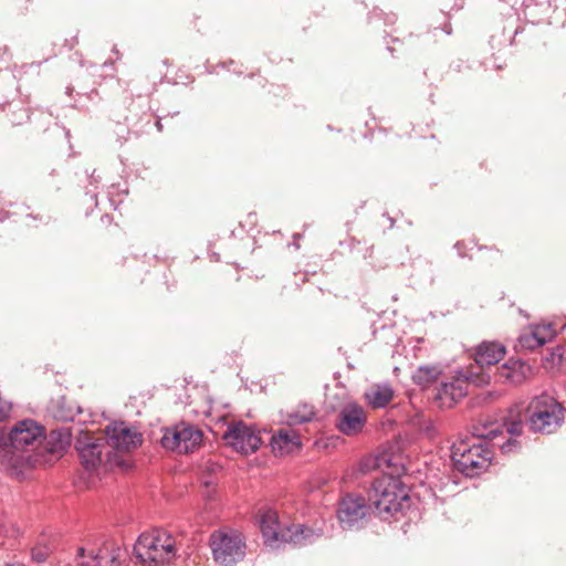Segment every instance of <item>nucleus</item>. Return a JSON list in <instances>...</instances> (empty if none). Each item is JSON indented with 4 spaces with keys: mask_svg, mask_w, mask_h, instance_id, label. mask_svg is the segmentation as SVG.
Segmentation results:
<instances>
[{
    "mask_svg": "<svg viewBox=\"0 0 566 566\" xmlns=\"http://www.w3.org/2000/svg\"><path fill=\"white\" fill-rule=\"evenodd\" d=\"M406 472L403 464L395 468L384 476L377 479L369 493V500L373 502L378 515L386 518L387 515H394L403 511L410 505V496L405 484L398 476Z\"/></svg>",
    "mask_w": 566,
    "mask_h": 566,
    "instance_id": "f257e3e1",
    "label": "nucleus"
},
{
    "mask_svg": "<svg viewBox=\"0 0 566 566\" xmlns=\"http://www.w3.org/2000/svg\"><path fill=\"white\" fill-rule=\"evenodd\" d=\"M43 438V428L33 420H23L15 424L10 432L13 449L11 458L13 467L34 468L46 459H42L39 446Z\"/></svg>",
    "mask_w": 566,
    "mask_h": 566,
    "instance_id": "f03ea898",
    "label": "nucleus"
},
{
    "mask_svg": "<svg viewBox=\"0 0 566 566\" xmlns=\"http://www.w3.org/2000/svg\"><path fill=\"white\" fill-rule=\"evenodd\" d=\"M76 449L82 464L88 471L98 469L107 471L123 464V460L111 450L104 436L92 437L85 434L77 440Z\"/></svg>",
    "mask_w": 566,
    "mask_h": 566,
    "instance_id": "7ed1b4c3",
    "label": "nucleus"
},
{
    "mask_svg": "<svg viewBox=\"0 0 566 566\" xmlns=\"http://www.w3.org/2000/svg\"><path fill=\"white\" fill-rule=\"evenodd\" d=\"M526 412L530 429L534 432L552 433L560 427L565 417L563 406L547 395L532 399Z\"/></svg>",
    "mask_w": 566,
    "mask_h": 566,
    "instance_id": "20e7f679",
    "label": "nucleus"
},
{
    "mask_svg": "<svg viewBox=\"0 0 566 566\" xmlns=\"http://www.w3.org/2000/svg\"><path fill=\"white\" fill-rule=\"evenodd\" d=\"M175 552V541L164 530L143 533L134 546V553L143 564L169 562Z\"/></svg>",
    "mask_w": 566,
    "mask_h": 566,
    "instance_id": "39448f33",
    "label": "nucleus"
},
{
    "mask_svg": "<svg viewBox=\"0 0 566 566\" xmlns=\"http://www.w3.org/2000/svg\"><path fill=\"white\" fill-rule=\"evenodd\" d=\"M209 544L213 559L223 566L235 564L245 555L244 537L233 528L214 531L210 535Z\"/></svg>",
    "mask_w": 566,
    "mask_h": 566,
    "instance_id": "423d86ee",
    "label": "nucleus"
},
{
    "mask_svg": "<svg viewBox=\"0 0 566 566\" xmlns=\"http://www.w3.org/2000/svg\"><path fill=\"white\" fill-rule=\"evenodd\" d=\"M260 527L265 544L270 546H274L279 542L302 544L305 539L314 535V532L311 528L304 527L301 524L281 530L277 513L273 510H268L262 514Z\"/></svg>",
    "mask_w": 566,
    "mask_h": 566,
    "instance_id": "0eeeda50",
    "label": "nucleus"
},
{
    "mask_svg": "<svg viewBox=\"0 0 566 566\" xmlns=\"http://www.w3.org/2000/svg\"><path fill=\"white\" fill-rule=\"evenodd\" d=\"M451 458L458 471L472 476L488 468L491 452L482 444L470 446L467 441H459L452 446Z\"/></svg>",
    "mask_w": 566,
    "mask_h": 566,
    "instance_id": "6e6552de",
    "label": "nucleus"
},
{
    "mask_svg": "<svg viewBox=\"0 0 566 566\" xmlns=\"http://www.w3.org/2000/svg\"><path fill=\"white\" fill-rule=\"evenodd\" d=\"M202 442V432L189 424L181 422L172 428H167L161 437V446L165 449L188 453L195 451Z\"/></svg>",
    "mask_w": 566,
    "mask_h": 566,
    "instance_id": "1a4fd4ad",
    "label": "nucleus"
},
{
    "mask_svg": "<svg viewBox=\"0 0 566 566\" xmlns=\"http://www.w3.org/2000/svg\"><path fill=\"white\" fill-rule=\"evenodd\" d=\"M223 439L243 454L255 452L262 442L259 432L242 421L231 423L223 433Z\"/></svg>",
    "mask_w": 566,
    "mask_h": 566,
    "instance_id": "9d476101",
    "label": "nucleus"
},
{
    "mask_svg": "<svg viewBox=\"0 0 566 566\" xmlns=\"http://www.w3.org/2000/svg\"><path fill=\"white\" fill-rule=\"evenodd\" d=\"M366 422L365 409L356 402H347L339 409L335 426L345 436L354 437L363 432Z\"/></svg>",
    "mask_w": 566,
    "mask_h": 566,
    "instance_id": "9b49d317",
    "label": "nucleus"
},
{
    "mask_svg": "<svg viewBox=\"0 0 566 566\" xmlns=\"http://www.w3.org/2000/svg\"><path fill=\"white\" fill-rule=\"evenodd\" d=\"M107 444L113 452H116L120 459L122 452H128L142 444V434L135 430L125 427L123 423L107 427L106 436Z\"/></svg>",
    "mask_w": 566,
    "mask_h": 566,
    "instance_id": "f8f14e48",
    "label": "nucleus"
},
{
    "mask_svg": "<svg viewBox=\"0 0 566 566\" xmlns=\"http://www.w3.org/2000/svg\"><path fill=\"white\" fill-rule=\"evenodd\" d=\"M77 558L80 566H119V548L111 543H104L101 547L88 552L80 547Z\"/></svg>",
    "mask_w": 566,
    "mask_h": 566,
    "instance_id": "ddd939ff",
    "label": "nucleus"
},
{
    "mask_svg": "<svg viewBox=\"0 0 566 566\" xmlns=\"http://www.w3.org/2000/svg\"><path fill=\"white\" fill-rule=\"evenodd\" d=\"M367 514L365 499L359 495L347 494L342 499L337 510V517L343 528H349L361 521Z\"/></svg>",
    "mask_w": 566,
    "mask_h": 566,
    "instance_id": "4468645a",
    "label": "nucleus"
},
{
    "mask_svg": "<svg viewBox=\"0 0 566 566\" xmlns=\"http://www.w3.org/2000/svg\"><path fill=\"white\" fill-rule=\"evenodd\" d=\"M555 335L556 329L553 324H533L522 331L518 337V343L521 347L534 350L551 342Z\"/></svg>",
    "mask_w": 566,
    "mask_h": 566,
    "instance_id": "2eb2a0df",
    "label": "nucleus"
},
{
    "mask_svg": "<svg viewBox=\"0 0 566 566\" xmlns=\"http://www.w3.org/2000/svg\"><path fill=\"white\" fill-rule=\"evenodd\" d=\"M302 447L301 436L289 424L279 429L271 438V448L276 455H287Z\"/></svg>",
    "mask_w": 566,
    "mask_h": 566,
    "instance_id": "dca6fc26",
    "label": "nucleus"
},
{
    "mask_svg": "<svg viewBox=\"0 0 566 566\" xmlns=\"http://www.w3.org/2000/svg\"><path fill=\"white\" fill-rule=\"evenodd\" d=\"M506 355V348L499 342H483L474 350V360L481 366L497 364Z\"/></svg>",
    "mask_w": 566,
    "mask_h": 566,
    "instance_id": "f3484780",
    "label": "nucleus"
},
{
    "mask_svg": "<svg viewBox=\"0 0 566 566\" xmlns=\"http://www.w3.org/2000/svg\"><path fill=\"white\" fill-rule=\"evenodd\" d=\"M468 379L461 375L452 378L451 381L441 384L437 394V398L444 403L449 402V405H451L464 397L468 394Z\"/></svg>",
    "mask_w": 566,
    "mask_h": 566,
    "instance_id": "a211bd4d",
    "label": "nucleus"
},
{
    "mask_svg": "<svg viewBox=\"0 0 566 566\" xmlns=\"http://www.w3.org/2000/svg\"><path fill=\"white\" fill-rule=\"evenodd\" d=\"M530 370V366L521 360L509 359L497 368V378L502 382L520 385L526 379Z\"/></svg>",
    "mask_w": 566,
    "mask_h": 566,
    "instance_id": "6ab92c4d",
    "label": "nucleus"
},
{
    "mask_svg": "<svg viewBox=\"0 0 566 566\" xmlns=\"http://www.w3.org/2000/svg\"><path fill=\"white\" fill-rule=\"evenodd\" d=\"M400 464H403L400 459H396L384 452L379 455L364 457L358 463L357 471L361 474H366L376 469L385 468L390 471L395 468H399Z\"/></svg>",
    "mask_w": 566,
    "mask_h": 566,
    "instance_id": "aec40b11",
    "label": "nucleus"
},
{
    "mask_svg": "<svg viewBox=\"0 0 566 566\" xmlns=\"http://www.w3.org/2000/svg\"><path fill=\"white\" fill-rule=\"evenodd\" d=\"M71 436L67 430H52L48 437H45V446L40 450L42 457L44 452L50 453L56 458L61 457L65 449L70 446Z\"/></svg>",
    "mask_w": 566,
    "mask_h": 566,
    "instance_id": "412c9836",
    "label": "nucleus"
},
{
    "mask_svg": "<svg viewBox=\"0 0 566 566\" xmlns=\"http://www.w3.org/2000/svg\"><path fill=\"white\" fill-rule=\"evenodd\" d=\"M394 398V390L389 385L375 384L365 392V399L374 408L386 407Z\"/></svg>",
    "mask_w": 566,
    "mask_h": 566,
    "instance_id": "4be33fe9",
    "label": "nucleus"
},
{
    "mask_svg": "<svg viewBox=\"0 0 566 566\" xmlns=\"http://www.w3.org/2000/svg\"><path fill=\"white\" fill-rule=\"evenodd\" d=\"M439 375L440 370L436 366H421L415 371L412 379L418 385L428 386L436 381Z\"/></svg>",
    "mask_w": 566,
    "mask_h": 566,
    "instance_id": "5701e85b",
    "label": "nucleus"
},
{
    "mask_svg": "<svg viewBox=\"0 0 566 566\" xmlns=\"http://www.w3.org/2000/svg\"><path fill=\"white\" fill-rule=\"evenodd\" d=\"M500 256V250L495 247L480 245L478 247L476 253L469 255L470 259H474L482 264H493Z\"/></svg>",
    "mask_w": 566,
    "mask_h": 566,
    "instance_id": "b1692460",
    "label": "nucleus"
},
{
    "mask_svg": "<svg viewBox=\"0 0 566 566\" xmlns=\"http://www.w3.org/2000/svg\"><path fill=\"white\" fill-rule=\"evenodd\" d=\"M501 431V424L496 422L478 423L472 427V434L480 439L492 440Z\"/></svg>",
    "mask_w": 566,
    "mask_h": 566,
    "instance_id": "393cba45",
    "label": "nucleus"
},
{
    "mask_svg": "<svg viewBox=\"0 0 566 566\" xmlns=\"http://www.w3.org/2000/svg\"><path fill=\"white\" fill-rule=\"evenodd\" d=\"M315 412L312 406L304 403L298 406L297 409L289 415V424L294 426L311 421Z\"/></svg>",
    "mask_w": 566,
    "mask_h": 566,
    "instance_id": "a878e982",
    "label": "nucleus"
},
{
    "mask_svg": "<svg viewBox=\"0 0 566 566\" xmlns=\"http://www.w3.org/2000/svg\"><path fill=\"white\" fill-rule=\"evenodd\" d=\"M506 432L511 437H518L523 432V421L518 411L514 412L513 410L510 412V416L504 420L503 424Z\"/></svg>",
    "mask_w": 566,
    "mask_h": 566,
    "instance_id": "bb28decb",
    "label": "nucleus"
},
{
    "mask_svg": "<svg viewBox=\"0 0 566 566\" xmlns=\"http://www.w3.org/2000/svg\"><path fill=\"white\" fill-rule=\"evenodd\" d=\"M547 368L563 367L566 365V347L557 346L545 358Z\"/></svg>",
    "mask_w": 566,
    "mask_h": 566,
    "instance_id": "cd10ccee",
    "label": "nucleus"
},
{
    "mask_svg": "<svg viewBox=\"0 0 566 566\" xmlns=\"http://www.w3.org/2000/svg\"><path fill=\"white\" fill-rule=\"evenodd\" d=\"M49 555V548L46 546H38L32 549V557L34 560L41 563L45 560Z\"/></svg>",
    "mask_w": 566,
    "mask_h": 566,
    "instance_id": "c85d7f7f",
    "label": "nucleus"
},
{
    "mask_svg": "<svg viewBox=\"0 0 566 566\" xmlns=\"http://www.w3.org/2000/svg\"><path fill=\"white\" fill-rule=\"evenodd\" d=\"M10 410V402L0 397V421H3L8 418Z\"/></svg>",
    "mask_w": 566,
    "mask_h": 566,
    "instance_id": "c756f323",
    "label": "nucleus"
},
{
    "mask_svg": "<svg viewBox=\"0 0 566 566\" xmlns=\"http://www.w3.org/2000/svg\"><path fill=\"white\" fill-rule=\"evenodd\" d=\"M515 447H517V441L515 439H509V441L506 443H504L501 448H502L503 452L509 453Z\"/></svg>",
    "mask_w": 566,
    "mask_h": 566,
    "instance_id": "7c9ffc66",
    "label": "nucleus"
},
{
    "mask_svg": "<svg viewBox=\"0 0 566 566\" xmlns=\"http://www.w3.org/2000/svg\"><path fill=\"white\" fill-rule=\"evenodd\" d=\"M6 566H24V565H21V564H9V565H6Z\"/></svg>",
    "mask_w": 566,
    "mask_h": 566,
    "instance_id": "2f4dec72",
    "label": "nucleus"
}]
</instances>
